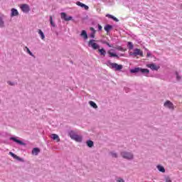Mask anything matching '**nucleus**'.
I'll use <instances>...</instances> for the list:
<instances>
[{
	"label": "nucleus",
	"mask_w": 182,
	"mask_h": 182,
	"mask_svg": "<svg viewBox=\"0 0 182 182\" xmlns=\"http://www.w3.org/2000/svg\"><path fill=\"white\" fill-rule=\"evenodd\" d=\"M131 73H141L144 76L149 77L150 73V70L147 68H135L134 69L130 70Z\"/></svg>",
	"instance_id": "1"
},
{
	"label": "nucleus",
	"mask_w": 182,
	"mask_h": 182,
	"mask_svg": "<svg viewBox=\"0 0 182 182\" xmlns=\"http://www.w3.org/2000/svg\"><path fill=\"white\" fill-rule=\"evenodd\" d=\"M68 134L72 139V140H75V141H77L78 143H82V138L80 135H77L75 131H70L68 132Z\"/></svg>",
	"instance_id": "2"
},
{
	"label": "nucleus",
	"mask_w": 182,
	"mask_h": 182,
	"mask_svg": "<svg viewBox=\"0 0 182 182\" xmlns=\"http://www.w3.org/2000/svg\"><path fill=\"white\" fill-rule=\"evenodd\" d=\"M107 66H109L111 69H115V70H121L122 69H123L122 65H119L116 63H112L110 61H107Z\"/></svg>",
	"instance_id": "3"
},
{
	"label": "nucleus",
	"mask_w": 182,
	"mask_h": 182,
	"mask_svg": "<svg viewBox=\"0 0 182 182\" xmlns=\"http://www.w3.org/2000/svg\"><path fill=\"white\" fill-rule=\"evenodd\" d=\"M121 156L123 157V159H126L127 160H133V157H134L132 152L127 151L121 152Z\"/></svg>",
	"instance_id": "4"
},
{
	"label": "nucleus",
	"mask_w": 182,
	"mask_h": 182,
	"mask_svg": "<svg viewBox=\"0 0 182 182\" xmlns=\"http://www.w3.org/2000/svg\"><path fill=\"white\" fill-rule=\"evenodd\" d=\"M95 42H96V40H94V39L90 40L88 42V46L93 48L94 50H96L100 48V46H99V44H97Z\"/></svg>",
	"instance_id": "5"
},
{
	"label": "nucleus",
	"mask_w": 182,
	"mask_h": 182,
	"mask_svg": "<svg viewBox=\"0 0 182 182\" xmlns=\"http://www.w3.org/2000/svg\"><path fill=\"white\" fill-rule=\"evenodd\" d=\"M20 9H21L23 14H28L31 11V7L28 4H23L20 6Z\"/></svg>",
	"instance_id": "6"
},
{
	"label": "nucleus",
	"mask_w": 182,
	"mask_h": 182,
	"mask_svg": "<svg viewBox=\"0 0 182 182\" xmlns=\"http://www.w3.org/2000/svg\"><path fill=\"white\" fill-rule=\"evenodd\" d=\"M130 55L135 57L141 56V58H143V51H141V50L139 48H135L133 53H130Z\"/></svg>",
	"instance_id": "7"
},
{
	"label": "nucleus",
	"mask_w": 182,
	"mask_h": 182,
	"mask_svg": "<svg viewBox=\"0 0 182 182\" xmlns=\"http://www.w3.org/2000/svg\"><path fill=\"white\" fill-rule=\"evenodd\" d=\"M164 107H167L168 109H170L171 110H173L174 109V105L170 100H167L164 104Z\"/></svg>",
	"instance_id": "8"
},
{
	"label": "nucleus",
	"mask_w": 182,
	"mask_h": 182,
	"mask_svg": "<svg viewBox=\"0 0 182 182\" xmlns=\"http://www.w3.org/2000/svg\"><path fill=\"white\" fill-rule=\"evenodd\" d=\"M147 68H149V69H151V70H158L159 69H160V66L156 65L154 63H149L146 65Z\"/></svg>",
	"instance_id": "9"
},
{
	"label": "nucleus",
	"mask_w": 182,
	"mask_h": 182,
	"mask_svg": "<svg viewBox=\"0 0 182 182\" xmlns=\"http://www.w3.org/2000/svg\"><path fill=\"white\" fill-rule=\"evenodd\" d=\"M72 16H68L66 15V13H61V18L63 19L64 21H72Z\"/></svg>",
	"instance_id": "10"
},
{
	"label": "nucleus",
	"mask_w": 182,
	"mask_h": 182,
	"mask_svg": "<svg viewBox=\"0 0 182 182\" xmlns=\"http://www.w3.org/2000/svg\"><path fill=\"white\" fill-rule=\"evenodd\" d=\"M9 154L11 156V157H14L16 160H18V161L23 162V159L18 156L16 154H14L13 152H9Z\"/></svg>",
	"instance_id": "11"
},
{
	"label": "nucleus",
	"mask_w": 182,
	"mask_h": 182,
	"mask_svg": "<svg viewBox=\"0 0 182 182\" xmlns=\"http://www.w3.org/2000/svg\"><path fill=\"white\" fill-rule=\"evenodd\" d=\"M76 5H77V6H80L81 8H84L85 11L89 10V6L80 1H77Z\"/></svg>",
	"instance_id": "12"
},
{
	"label": "nucleus",
	"mask_w": 182,
	"mask_h": 182,
	"mask_svg": "<svg viewBox=\"0 0 182 182\" xmlns=\"http://www.w3.org/2000/svg\"><path fill=\"white\" fill-rule=\"evenodd\" d=\"M10 140H12L13 141H14L15 143H17V144H20L21 146H23V142L21 140H18V139H16V137H10Z\"/></svg>",
	"instance_id": "13"
},
{
	"label": "nucleus",
	"mask_w": 182,
	"mask_h": 182,
	"mask_svg": "<svg viewBox=\"0 0 182 182\" xmlns=\"http://www.w3.org/2000/svg\"><path fill=\"white\" fill-rule=\"evenodd\" d=\"M18 15H19V12H18V10L16 9H11V16H18Z\"/></svg>",
	"instance_id": "14"
},
{
	"label": "nucleus",
	"mask_w": 182,
	"mask_h": 182,
	"mask_svg": "<svg viewBox=\"0 0 182 182\" xmlns=\"http://www.w3.org/2000/svg\"><path fill=\"white\" fill-rule=\"evenodd\" d=\"M50 137L53 140H56V141L58 143V141H60V138H59V136L56 134H53L50 135Z\"/></svg>",
	"instance_id": "15"
},
{
	"label": "nucleus",
	"mask_w": 182,
	"mask_h": 182,
	"mask_svg": "<svg viewBox=\"0 0 182 182\" xmlns=\"http://www.w3.org/2000/svg\"><path fill=\"white\" fill-rule=\"evenodd\" d=\"M39 153H41V149H39V148H34L32 150L33 156H38L39 154Z\"/></svg>",
	"instance_id": "16"
},
{
	"label": "nucleus",
	"mask_w": 182,
	"mask_h": 182,
	"mask_svg": "<svg viewBox=\"0 0 182 182\" xmlns=\"http://www.w3.org/2000/svg\"><path fill=\"white\" fill-rule=\"evenodd\" d=\"M80 36H82L83 38V39H85V41H86L87 39V32H86V31H85V30H82L81 31Z\"/></svg>",
	"instance_id": "17"
},
{
	"label": "nucleus",
	"mask_w": 182,
	"mask_h": 182,
	"mask_svg": "<svg viewBox=\"0 0 182 182\" xmlns=\"http://www.w3.org/2000/svg\"><path fill=\"white\" fill-rule=\"evenodd\" d=\"M156 168L160 171L161 173H166V169L164 168V166L161 165L156 166Z\"/></svg>",
	"instance_id": "18"
},
{
	"label": "nucleus",
	"mask_w": 182,
	"mask_h": 182,
	"mask_svg": "<svg viewBox=\"0 0 182 182\" xmlns=\"http://www.w3.org/2000/svg\"><path fill=\"white\" fill-rule=\"evenodd\" d=\"M104 29L106 32H109L110 30L113 29V26L107 24L104 27Z\"/></svg>",
	"instance_id": "19"
},
{
	"label": "nucleus",
	"mask_w": 182,
	"mask_h": 182,
	"mask_svg": "<svg viewBox=\"0 0 182 182\" xmlns=\"http://www.w3.org/2000/svg\"><path fill=\"white\" fill-rule=\"evenodd\" d=\"M108 54L109 55V58H117V59H119V55H117L116 53H112V51H108Z\"/></svg>",
	"instance_id": "20"
},
{
	"label": "nucleus",
	"mask_w": 182,
	"mask_h": 182,
	"mask_svg": "<svg viewBox=\"0 0 182 182\" xmlns=\"http://www.w3.org/2000/svg\"><path fill=\"white\" fill-rule=\"evenodd\" d=\"M98 52H100L101 56H106V50H105V48H98Z\"/></svg>",
	"instance_id": "21"
},
{
	"label": "nucleus",
	"mask_w": 182,
	"mask_h": 182,
	"mask_svg": "<svg viewBox=\"0 0 182 182\" xmlns=\"http://www.w3.org/2000/svg\"><path fill=\"white\" fill-rule=\"evenodd\" d=\"M106 16L107 18H110V19H113V21H114L115 22H119L117 18L114 17V16H112V14H107Z\"/></svg>",
	"instance_id": "22"
},
{
	"label": "nucleus",
	"mask_w": 182,
	"mask_h": 182,
	"mask_svg": "<svg viewBox=\"0 0 182 182\" xmlns=\"http://www.w3.org/2000/svg\"><path fill=\"white\" fill-rule=\"evenodd\" d=\"M0 28H5V21H4L2 16H0Z\"/></svg>",
	"instance_id": "23"
},
{
	"label": "nucleus",
	"mask_w": 182,
	"mask_h": 182,
	"mask_svg": "<svg viewBox=\"0 0 182 182\" xmlns=\"http://www.w3.org/2000/svg\"><path fill=\"white\" fill-rule=\"evenodd\" d=\"M89 105L91 107H93V109H97V105H96L93 101H90Z\"/></svg>",
	"instance_id": "24"
},
{
	"label": "nucleus",
	"mask_w": 182,
	"mask_h": 182,
	"mask_svg": "<svg viewBox=\"0 0 182 182\" xmlns=\"http://www.w3.org/2000/svg\"><path fill=\"white\" fill-rule=\"evenodd\" d=\"M86 143H87V146L90 148H92L94 146L93 141L92 140H87Z\"/></svg>",
	"instance_id": "25"
},
{
	"label": "nucleus",
	"mask_w": 182,
	"mask_h": 182,
	"mask_svg": "<svg viewBox=\"0 0 182 182\" xmlns=\"http://www.w3.org/2000/svg\"><path fill=\"white\" fill-rule=\"evenodd\" d=\"M38 34L40 35L41 39H45V34L42 30H38Z\"/></svg>",
	"instance_id": "26"
},
{
	"label": "nucleus",
	"mask_w": 182,
	"mask_h": 182,
	"mask_svg": "<svg viewBox=\"0 0 182 182\" xmlns=\"http://www.w3.org/2000/svg\"><path fill=\"white\" fill-rule=\"evenodd\" d=\"M127 46H128L129 49H133V48H134L133 43L128 42Z\"/></svg>",
	"instance_id": "27"
},
{
	"label": "nucleus",
	"mask_w": 182,
	"mask_h": 182,
	"mask_svg": "<svg viewBox=\"0 0 182 182\" xmlns=\"http://www.w3.org/2000/svg\"><path fill=\"white\" fill-rule=\"evenodd\" d=\"M26 49L27 53H28V55H30V56H33V53H32L31 52V50H29V48L26 47Z\"/></svg>",
	"instance_id": "28"
},
{
	"label": "nucleus",
	"mask_w": 182,
	"mask_h": 182,
	"mask_svg": "<svg viewBox=\"0 0 182 182\" xmlns=\"http://www.w3.org/2000/svg\"><path fill=\"white\" fill-rule=\"evenodd\" d=\"M176 80H181V76L178 75V72H176Z\"/></svg>",
	"instance_id": "29"
},
{
	"label": "nucleus",
	"mask_w": 182,
	"mask_h": 182,
	"mask_svg": "<svg viewBox=\"0 0 182 182\" xmlns=\"http://www.w3.org/2000/svg\"><path fill=\"white\" fill-rule=\"evenodd\" d=\"M50 23L51 26L55 27V23H53V20L52 19V16H50Z\"/></svg>",
	"instance_id": "30"
},
{
	"label": "nucleus",
	"mask_w": 182,
	"mask_h": 182,
	"mask_svg": "<svg viewBox=\"0 0 182 182\" xmlns=\"http://www.w3.org/2000/svg\"><path fill=\"white\" fill-rule=\"evenodd\" d=\"M110 155L112 157L117 158V154H116V152H110Z\"/></svg>",
	"instance_id": "31"
},
{
	"label": "nucleus",
	"mask_w": 182,
	"mask_h": 182,
	"mask_svg": "<svg viewBox=\"0 0 182 182\" xmlns=\"http://www.w3.org/2000/svg\"><path fill=\"white\" fill-rule=\"evenodd\" d=\"M165 181H166V182H173V181H171V178L169 176L165 177Z\"/></svg>",
	"instance_id": "32"
},
{
	"label": "nucleus",
	"mask_w": 182,
	"mask_h": 182,
	"mask_svg": "<svg viewBox=\"0 0 182 182\" xmlns=\"http://www.w3.org/2000/svg\"><path fill=\"white\" fill-rule=\"evenodd\" d=\"M116 181L117 182H124V180L122 178H117Z\"/></svg>",
	"instance_id": "33"
},
{
	"label": "nucleus",
	"mask_w": 182,
	"mask_h": 182,
	"mask_svg": "<svg viewBox=\"0 0 182 182\" xmlns=\"http://www.w3.org/2000/svg\"><path fill=\"white\" fill-rule=\"evenodd\" d=\"M8 85H10V86H15V82L8 81Z\"/></svg>",
	"instance_id": "34"
},
{
	"label": "nucleus",
	"mask_w": 182,
	"mask_h": 182,
	"mask_svg": "<svg viewBox=\"0 0 182 182\" xmlns=\"http://www.w3.org/2000/svg\"><path fill=\"white\" fill-rule=\"evenodd\" d=\"M105 45H107L109 48H112V45L110 43H107V41H104L102 42Z\"/></svg>",
	"instance_id": "35"
},
{
	"label": "nucleus",
	"mask_w": 182,
	"mask_h": 182,
	"mask_svg": "<svg viewBox=\"0 0 182 182\" xmlns=\"http://www.w3.org/2000/svg\"><path fill=\"white\" fill-rule=\"evenodd\" d=\"M95 33H90V38H92V39H95Z\"/></svg>",
	"instance_id": "36"
},
{
	"label": "nucleus",
	"mask_w": 182,
	"mask_h": 182,
	"mask_svg": "<svg viewBox=\"0 0 182 182\" xmlns=\"http://www.w3.org/2000/svg\"><path fill=\"white\" fill-rule=\"evenodd\" d=\"M90 29L92 31V33H96V30H95L93 27H91Z\"/></svg>",
	"instance_id": "37"
},
{
	"label": "nucleus",
	"mask_w": 182,
	"mask_h": 182,
	"mask_svg": "<svg viewBox=\"0 0 182 182\" xmlns=\"http://www.w3.org/2000/svg\"><path fill=\"white\" fill-rule=\"evenodd\" d=\"M146 56L147 58H150V56H151V53H150V51H148L146 53Z\"/></svg>",
	"instance_id": "38"
},
{
	"label": "nucleus",
	"mask_w": 182,
	"mask_h": 182,
	"mask_svg": "<svg viewBox=\"0 0 182 182\" xmlns=\"http://www.w3.org/2000/svg\"><path fill=\"white\" fill-rule=\"evenodd\" d=\"M102 29H103V27L100 24H98V31H102Z\"/></svg>",
	"instance_id": "39"
}]
</instances>
